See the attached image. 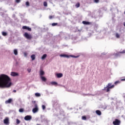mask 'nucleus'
I'll list each match as a JSON object with an SVG mask.
<instances>
[{
	"label": "nucleus",
	"mask_w": 125,
	"mask_h": 125,
	"mask_svg": "<svg viewBox=\"0 0 125 125\" xmlns=\"http://www.w3.org/2000/svg\"><path fill=\"white\" fill-rule=\"evenodd\" d=\"M11 79L8 76L5 74H1L0 75V87L5 88L11 86Z\"/></svg>",
	"instance_id": "1"
},
{
	"label": "nucleus",
	"mask_w": 125,
	"mask_h": 125,
	"mask_svg": "<svg viewBox=\"0 0 125 125\" xmlns=\"http://www.w3.org/2000/svg\"><path fill=\"white\" fill-rule=\"evenodd\" d=\"M49 19H52L53 18V17L52 16H50L49 17Z\"/></svg>",
	"instance_id": "37"
},
{
	"label": "nucleus",
	"mask_w": 125,
	"mask_h": 125,
	"mask_svg": "<svg viewBox=\"0 0 125 125\" xmlns=\"http://www.w3.org/2000/svg\"><path fill=\"white\" fill-rule=\"evenodd\" d=\"M81 4H80V2H78L76 4L75 6L76 7H80Z\"/></svg>",
	"instance_id": "24"
},
{
	"label": "nucleus",
	"mask_w": 125,
	"mask_h": 125,
	"mask_svg": "<svg viewBox=\"0 0 125 125\" xmlns=\"http://www.w3.org/2000/svg\"><path fill=\"white\" fill-rule=\"evenodd\" d=\"M58 25V23H52V26H57Z\"/></svg>",
	"instance_id": "30"
},
{
	"label": "nucleus",
	"mask_w": 125,
	"mask_h": 125,
	"mask_svg": "<svg viewBox=\"0 0 125 125\" xmlns=\"http://www.w3.org/2000/svg\"><path fill=\"white\" fill-rule=\"evenodd\" d=\"M34 108L32 109L33 113H37L39 112V106H38V104H35L34 105Z\"/></svg>",
	"instance_id": "5"
},
{
	"label": "nucleus",
	"mask_w": 125,
	"mask_h": 125,
	"mask_svg": "<svg viewBox=\"0 0 125 125\" xmlns=\"http://www.w3.org/2000/svg\"><path fill=\"white\" fill-rule=\"evenodd\" d=\"M37 125H40V124H37Z\"/></svg>",
	"instance_id": "43"
},
{
	"label": "nucleus",
	"mask_w": 125,
	"mask_h": 125,
	"mask_svg": "<svg viewBox=\"0 0 125 125\" xmlns=\"http://www.w3.org/2000/svg\"><path fill=\"white\" fill-rule=\"evenodd\" d=\"M115 87V85H112V83H108L106 86L104 88L103 90L106 91V92H109L110 89L114 88Z\"/></svg>",
	"instance_id": "2"
},
{
	"label": "nucleus",
	"mask_w": 125,
	"mask_h": 125,
	"mask_svg": "<svg viewBox=\"0 0 125 125\" xmlns=\"http://www.w3.org/2000/svg\"><path fill=\"white\" fill-rule=\"evenodd\" d=\"M21 123V121L20 120H19V119H16V123H17V125H19V124Z\"/></svg>",
	"instance_id": "26"
},
{
	"label": "nucleus",
	"mask_w": 125,
	"mask_h": 125,
	"mask_svg": "<svg viewBox=\"0 0 125 125\" xmlns=\"http://www.w3.org/2000/svg\"><path fill=\"white\" fill-rule=\"evenodd\" d=\"M121 83L120 81H116L114 83V84H115V85H117V84H118V83Z\"/></svg>",
	"instance_id": "29"
},
{
	"label": "nucleus",
	"mask_w": 125,
	"mask_h": 125,
	"mask_svg": "<svg viewBox=\"0 0 125 125\" xmlns=\"http://www.w3.org/2000/svg\"><path fill=\"white\" fill-rule=\"evenodd\" d=\"M12 102V99H9L8 100L6 101L5 102V104H10Z\"/></svg>",
	"instance_id": "11"
},
{
	"label": "nucleus",
	"mask_w": 125,
	"mask_h": 125,
	"mask_svg": "<svg viewBox=\"0 0 125 125\" xmlns=\"http://www.w3.org/2000/svg\"><path fill=\"white\" fill-rule=\"evenodd\" d=\"M47 57V55H46V54H45L43 55V56L42 57L41 59H42V60H44V59H45V58H46Z\"/></svg>",
	"instance_id": "14"
},
{
	"label": "nucleus",
	"mask_w": 125,
	"mask_h": 125,
	"mask_svg": "<svg viewBox=\"0 0 125 125\" xmlns=\"http://www.w3.org/2000/svg\"><path fill=\"white\" fill-rule=\"evenodd\" d=\"M13 92H15V93L16 92V90H14L13 91Z\"/></svg>",
	"instance_id": "40"
},
{
	"label": "nucleus",
	"mask_w": 125,
	"mask_h": 125,
	"mask_svg": "<svg viewBox=\"0 0 125 125\" xmlns=\"http://www.w3.org/2000/svg\"><path fill=\"white\" fill-rule=\"evenodd\" d=\"M25 121H30L32 120V116L31 115H27L24 117Z\"/></svg>",
	"instance_id": "7"
},
{
	"label": "nucleus",
	"mask_w": 125,
	"mask_h": 125,
	"mask_svg": "<svg viewBox=\"0 0 125 125\" xmlns=\"http://www.w3.org/2000/svg\"><path fill=\"white\" fill-rule=\"evenodd\" d=\"M22 29L24 30H28L29 32H31L32 31V29L27 26H22Z\"/></svg>",
	"instance_id": "9"
},
{
	"label": "nucleus",
	"mask_w": 125,
	"mask_h": 125,
	"mask_svg": "<svg viewBox=\"0 0 125 125\" xmlns=\"http://www.w3.org/2000/svg\"><path fill=\"white\" fill-rule=\"evenodd\" d=\"M61 57H65L66 58H70V57H72L73 58H78V56L74 55H68L66 54H61L60 55Z\"/></svg>",
	"instance_id": "3"
},
{
	"label": "nucleus",
	"mask_w": 125,
	"mask_h": 125,
	"mask_svg": "<svg viewBox=\"0 0 125 125\" xmlns=\"http://www.w3.org/2000/svg\"><path fill=\"white\" fill-rule=\"evenodd\" d=\"M82 23L83 24H84V25H89L90 24H91V22H89L88 21H83Z\"/></svg>",
	"instance_id": "12"
},
{
	"label": "nucleus",
	"mask_w": 125,
	"mask_h": 125,
	"mask_svg": "<svg viewBox=\"0 0 125 125\" xmlns=\"http://www.w3.org/2000/svg\"><path fill=\"white\" fill-rule=\"evenodd\" d=\"M121 82H125V77H124L123 79H122L121 80Z\"/></svg>",
	"instance_id": "35"
},
{
	"label": "nucleus",
	"mask_w": 125,
	"mask_h": 125,
	"mask_svg": "<svg viewBox=\"0 0 125 125\" xmlns=\"http://www.w3.org/2000/svg\"><path fill=\"white\" fill-rule=\"evenodd\" d=\"M1 39V37L0 36V40Z\"/></svg>",
	"instance_id": "42"
},
{
	"label": "nucleus",
	"mask_w": 125,
	"mask_h": 125,
	"mask_svg": "<svg viewBox=\"0 0 125 125\" xmlns=\"http://www.w3.org/2000/svg\"><path fill=\"white\" fill-rule=\"evenodd\" d=\"M24 37H25L27 40H32L33 38L31 35L28 34L27 32L24 34Z\"/></svg>",
	"instance_id": "4"
},
{
	"label": "nucleus",
	"mask_w": 125,
	"mask_h": 125,
	"mask_svg": "<svg viewBox=\"0 0 125 125\" xmlns=\"http://www.w3.org/2000/svg\"><path fill=\"white\" fill-rule=\"evenodd\" d=\"M16 1L17 3H19L21 1V0H16Z\"/></svg>",
	"instance_id": "36"
},
{
	"label": "nucleus",
	"mask_w": 125,
	"mask_h": 125,
	"mask_svg": "<svg viewBox=\"0 0 125 125\" xmlns=\"http://www.w3.org/2000/svg\"><path fill=\"white\" fill-rule=\"evenodd\" d=\"M35 96H36V97H40V96H41V94L39 93H36L35 94Z\"/></svg>",
	"instance_id": "23"
},
{
	"label": "nucleus",
	"mask_w": 125,
	"mask_h": 125,
	"mask_svg": "<svg viewBox=\"0 0 125 125\" xmlns=\"http://www.w3.org/2000/svg\"><path fill=\"white\" fill-rule=\"evenodd\" d=\"M82 120H83L84 121H86V117L85 116H82Z\"/></svg>",
	"instance_id": "27"
},
{
	"label": "nucleus",
	"mask_w": 125,
	"mask_h": 125,
	"mask_svg": "<svg viewBox=\"0 0 125 125\" xmlns=\"http://www.w3.org/2000/svg\"><path fill=\"white\" fill-rule=\"evenodd\" d=\"M115 37L116 38H117V39H120V34H119L118 33H115Z\"/></svg>",
	"instance_id": "18"
},
{
	"label": "nucleus",
	"mask_w": 125,
	"mask_h": 125,
	"mask_svg": "<svg viewBox=\"0 0 125 125\" xmlns=\"http://www.w3.org/2000/svg\"><path fill=\"white\" fill-rule=\"evenodd\" d=\"M31 58L32 59V60L34 61L35 59H36V55H32L31 56Z\"/></svg>",
	"instance_id": "19"
},
{
	"label": "nucleus",
	"mask_w": 125,
	"mask_h": 125,
	"mask_svg": "<svg viewBox=\"0 0 125 125\" xmlns=\"http://www.w3.org/2000/svg\"><path fill=\"white\" fill-rule=\"evenodd\" d=\"M51 84H52V85H57V83L55 82H51Z\"/></svg>",
	"instance_id": "20"
},
{
	"label": "nucleus",
	"mask_w": 125,
	"mask_h": 125,
	"mask_svg": "<svg viewBox=\"0 0 125 125\" xmlns=\"http://www.w3.org/2000/svg\"><path fill=\"white\" fill-rule=\"evenodd\" d=\"M14 53L15 55H17L18 54V51H17V49H15L14 50Z\"/></svg>",
	"instance_id": "21"
},
{
	"label": "nucleus",
	"mask_w": 125,
	"mask_h": 125,
	"mask_svg": "<svg viewBox=\"0 0 125 125\" xmlns=\"http://www.w3.org/2000/svg\"><path fill=\"white\" fill-rule=\"evenodd\" d=\"M57 78H62L63 77V74L62 73H58L56 75Z\"/></svg>",
	"instance_id": "13"
},
{
	"label": "nucleus",
	"mask_w": 125,
	"mask_h": 125,
	"mask_svg": "<svg viewBox=\"0 0 125 125\" xmlns=\"http://www.w3.org/2000/svg\"><path fill=\"white\" fill-rule=\"evenodd\" d=\"M19 111L20 113H23L24 112V108H20Z\"/></svg>",
	"instance_id": "25"
},
{
	"label": "nucleus",
	"mask_w": 125,
	"mask_h": 125,
	"mask_svg": "<svg viewBox=\"0 0 125 125\" xmlns=\"http://www.w3.org/2000/svg\"><path fill=\"white\" fill-rule=\"evenodd\" d=\"M40 77H42V76H43V75H44V71H43V70H40Z\"/></svg>",
	"instance_id": "16"
},
{
	"label": "nucleus",
	"mask_w": 125,
	"mask_h": 125,
	"mask_svg": "<svg viewBox=\"0 0 125 125\" xmlns=\"http://www.w3.org/2000/svg\"><path fill=\"white\" fill-rule=\"evenodd\" d=\"M96 113L97 115H98V116H101V111L100 110H96Z\"/></svg>",
	"instance_id": "17"
},
{
	"label": "nucleus",
	"mask_w": 125,
	"mask_h": 125,
	"mask_svg": "<svg viewBox=\"0 0 125 125\" xmlns=\"http://www.w3.org/2000/svg\"><path fill=\"white\" fill-rule=\"evenodd\" d=\"M43 5L44 6H47V2L46 1H44L43 2Z\"/></svg>",
	"instance_id": "28"
},
{
	"label": "nucleus",
	"mask_w": 125,
	"mask_h": 125,
	"mask_svg": "<svg viewBox=\"0 0 125 125\" xmlns=\"http://www.w3.org/2000/svg\"><path fill=\"white\" fill-rule=\"evenodd\" d=\"M11 76L12 77H18V76H19V74L17 72H12L11 73Z\"/></svg>",
	"instance_id": "8"
},
{
	"label": "nucleus",
	"mask_w": 125,
	"mask_h": 125,
	"mask_svg": "<svg viewBox=\"0 0 125 125\" xmlns=\"http://www.w3.org/2000/svg\"><path fill=\"white\" fill-rule=\"evenodd\" d=\"M114 125H121V121L119 119H116L112 123Z\"/></svg>",
	"instance_id": "6"
},
{
	"label": "nucleus",
	"mask_w": 125,
	"mask_h": 125,
	"mask_svg": "<svg viewBox=\"0 0 125 125\" xmlns=\"http://www.w3.org/2000/svg\"><path fill=\"white\" fill-rule=\"evenodd\" d=\"M94 2H96V3H98V2H99V0H94Z\"/></svg>",
	"instance_id": "33"
},
{
	"label": "nucleus",
	"mask_w": 125,
	"mask_h": 125,
	"mask_svg": "<svg viewBox=\"0 0 125 125\" xmlns=\"http://www.w3.org/2000/svg\"><path fill=\"white\" fill-rule=\"evenodd\" d=\"M27 71H28V73H31V71H32V69H27Z\"/></svg>",
	"instance_id": "38"
},
{
	"label": "nucleus",
	"mask_w": 125,
	"mask_h": 125,
	"mask_svg": "<svg viewBox=\"0 0 125 125\" xmlns=\"http://www.w3.org/2000/svg\"><path fill=\"white\" fill-rule=\"evenodd\" d=\"M42 110H45V105H42Z\"/></svg>",
	"instance_id": "32"
},
{
	"label": "nucleus",
	"mask_w": 125,
	"mask_h": 125,
	"mask_svg": "<svg viewBox=\"0 0 125 125\" xmlns=\"http://www.w3.org/2000/svg\"><path fill=\"white\" fill-rule=\"evenodd\" d=\"M2 36H3L4 37L6 36V35H7V33L5 32H2Z\"/></svg>",
	"instance_id": "22"
},
{
	"label": "nucleus",
	"mask_w": 125,
	"mask_h": 125,
	"mask_svg": "<svg viewBox=\"0 0 125 125\" xmlns=\"http://www.w3.org/2000/svg\"><path fill=\"white\" fill-rule=\"evenodd\" d=\"M120 53H121V54L125 53V50H124L123 51H122L121 52H120Z\"/></svg>",
	"instance_id": "34"
},
{
	"label": "nucleus",
	"mask_w": 125,
	"mask_h": 125,
	"mask_svg": "<svg viewBox=\"0 0 125 125\" xmlns=\"http://www.w3.org/2000/svg\"><path fill=\"white\" fill-rule=\"evenodd\" d=\"M24 56L26 57L27 55V53L24 52Z\"/></svg>",
	"instance_id": "39"
},
{
	"label": "nucleus",
	"mask_w": 125,
	"mask_h": 125,
	"mask_svg": "<svg viewBox=\"0 0 125 125\" xmlns=\"http://www.w3.org/2000/svg\"><path fill=\"white\" fill-rule=\"evenodd\" d=\"M42 81V82H46V78L43 76H41L40 77Z\"/></svg>",
	"instance_id": "15"
},
{
	"label": "nucleus",
	"mask_w": 125,
	"mask_h": 125,
	"mask_svg": "<svg viewBox=\"0 0 125 125\" xmlns=\"http://www.w3.org/2000/svg\"><path fill=\"white\" fill-rule=\"evenodd\" d=\"M124 26L125 27V22L124 23Z\"/></svg>",
	"instance_id": "41"
},
{
	"label": "nucleus",
	"mask_w": 125,
	"mask_h": 125,
	"mask_svg": "<svg viewBox=\"0 0 125 125\" xmlns=\"http://www.w3.org/2000/svg\"><path fill=\"white\" fill-rule=\"evenodd\" d=\"M26 6H30V3L28 1L26 2Z\"/></svg>",
	"instance_id": "31"
},
{
	"label": "nucleus",
	"mask_w": 125,
	"mask_h": 125,
	"mask_svg": "<svg viewBox=\"0 0 125 125\" xmlns=\"http://www.w3.org/2000/svg\"><path fill=\"white\" fill-rule=\"evenodd\" d=\"M4 124H5V125H9V119H8V118H5L4 120Z\"/></svg>",
	"instance_id": "10"
}]
</instances>
